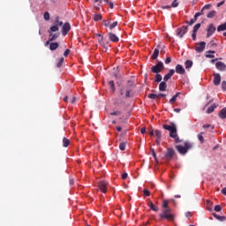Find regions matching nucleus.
Returning a JSON list of instances; mask_svg holds the SVG:
<instances>
[{"instance_id": "ea45409f", "label": "nucleus", "mask_w": 226, "mask_h": 226, "mask_svg": "<svg viewBox=\"0 0 226 226\" xmlns=\"http://www.w3.org/2000/svg\"><path fill=\"white\" fill-rule=\"evenodd\" d=\"M102 14H94V19L95 20V22H98V20H102Z\"/></svg>"}, {"instance_id": "a18cd8bd", "label": "nucleus", "mask_w": 226, "mask_h": 226, "mask_svg": "<svg viewBox=\"0 0 226 226\" xmlns=\"http://www.w3.org/2000/svg\"><path fill=\"white\" fill-rule=\"evenodd\" d=\"M170 6L171 8H177V6H179V3H177V0H174Z\"/></svg>"}, {"instance_id": "4468645a", "label": "nucleus", "mask_w": 226, "mask_h": 226, "mask_svg": "<svg viewBox=\"0 0 226 226\" xmlns=\"http://www.w3.org/2000/svg\"><path fill=\"white\" fill-rule=\"evenodd\" d=\"M215 67L217 68V70H219V72H225L226 70V64H223V62H217L215 64Z\"/></svg>"}, {"instance_id": "dca6fc26", "label": "nucleus", "mask_w": 226, "mask_h": 226, "mask_svg": "<svg viewBox=\"0 0 226 226\" xmlns=\"http://www.w3.org/2000/svg\"><path fill=\"white\" fill-rule=\"evenodd\" d=\"M174 73H176V71L174 69H170L169 73H167L164 78L163 80L165 82H167L170 79H171L172 75H174Z\"/></svg>"}, {"instance_id": "c9c22d12", "label": "nucleus", "mask_w": 226, "mask_h": 226, "mask_svg": "<svg viewBox=\"0 0 226 226\" xmlns=\"http://www.w3.org/2000/svg\"><path fill=\"white\" fill-rule=\"evenodd\" d=\"M117 21H114L113 23H109V28L110 29V31H112V29H114V27H117Z\"/></svg>"}, {"instance_id": "aec40b11", "label": "nucleus", "mask_w": 226, "mask_h": 226, "mask_svg": "<svg viewBox=\"0 0 226 226\" xmlns=\"http://www.w3.org/2000/svg\"><path fill=\"white\" fill-rule=\"evenodd\" d=\"M181 94L179 92H177L170 100V103L171 105H174V103H176V101L177 100V97L180 96Z\"/></svg>"}, {"instance_id": "473e14b6", "label": "nucleus", "mask_w": 226, "mask_h": 226, "mask_svg": "<svg viewBox=\"0 0 226 226\" xmlns=\"http://www.w3.org/2000/svg\"><path fill=\"white\" fill-rule=\"evenodd\" d=\"M55 26H57V27H61V26H63V21H59V17L55 19Z\"/></svg>"}, {"instance_id": "603ef678", "label": "nucleus", "mask_w": 226, "mask_h": 226, "mask_svg": "<svg viewBox=\"0 0 226 226\" xmlns=\"http://www.w3.org/2000/svg\"><path fill=\"white\" fill-rule=\"evenodd\" d=\"M171 61H172V58L170 56H168L165 60V64H170Z\"/></svg>"}, {"instance_id": "f03ea898", "label": "nucleus", "mask_w": 226, "mask_h": 226, "mask_svg": "<svg viewBox=\"0 0 226 226\" xmlns=\"http://www.w3.org/2000/svg\"><path fill=\"white\" fill-rule=\"evenodd\" d=\"M192 147H193V144L188 141H185L184 143V147L181 145L176 146V149L180 154H186V153H188V150L192 149Z\"/></svg>"}, {"instance_id": "20e7f679", "label": "nucleus", "mask_w": 226, "mask_h": 226, "mask_svg": "<svg viewBox=\"0 0 226 226\" xmlns=\"http://www.w3.org/2000/svg\"><path fill=\"white\" fill-rule=\"evenodd\" d=\"M164 66H163V63L162 62H158L157 64L154 65L151 68V72L153 73H161L162 70H163Z\"/></svg>"}, {"instance_id": "4be33fe9", "label": "nucleus", "mask_w": 226, "mask_h": 226, "mask_svg": "<svg viewBox=\"0 0 226 226\" xmlns=\"http://www.w3.org/2000/svg\"><path fill=\"white\" fill-rule=\"evenodd\" d=\"M99 43L100 45H102V47H103L104 49H107V45L108 43H105V41H103V35L99 34Z\"/></svg>"}, {"instance_id": "f704fd0d", "label": "nucleus", "mask_w": 226, "mask_h": 226, "mask_svg": "<svg viewBox=\"0 0 226 226\" xmlns=\"http://www.w3.org/2000/svg\"><path fill=\"white\" fill-rule=\"evenodd\" d=\"M63 63H64V57L59 58L58 63L56 64V67L61 68L63 66Z\"/></svg>"}, {"instance_id": "6e6d98bb", "label": "nucleus", "mask_w": 226, "mask_h": 226, "mask_svg": "<svg viewBox=\"0 0 226 226\" xmlns=\"http://www.w3.org/2000/svg\"><path fill=\"white\" fill-rule=\"evenodd\" d=\"M161 8L162 10H170V8H172V6H170V5H162Z\"/></svg>"}, {"instance_id": "f257e3e1", "label": "nucleus", "mask_w": 226, "mask_h": 226, "mask_svg": "<svg viewBox=\"0 0 226 226\" xmlns=\"http://www.w3.org/2000/svg\"><path fill=\"white\" fill-rule=\"evenodd\" d=\"M161 220H167L168 222H174V214H172V208L162 209V213L159 215Z\"/></svg>"}, {"instance_id": "052dcab7", "label": "nucleus", "mask_w": 226, "mask_h": 226, "mask_svg": "<svg viewBox=\"0 0 226 226\" xmlns=\"http://www.w3.org/2000/svg\"><path fill=\"white\" fill-rule=\"evenodd\" d=\"M114 105H117L118 107V105H121V102L119 101V99H116L114 101Z\"/></svg>"}, {"instance_id": "e433bc0d", "label": "nucleus", "mask_w": 226, "mask_h": 226, "mask_svg": "<svg viewBox=\"0 0 226 226\" xmlns=\"http://www.w3.org/2000/svg\"><path fill=\"white\" fill-rule=\"evenodd\" d=\"M94 6L96 11H100V6H102V2H99V3L94 2Z\"/></svg>"}, {"instance_id": "1a4fd4ad", "label": "nucleus", "mask_w": 226, "mask_h": 226, "mask_svg": "<svg viewBox=\"0 0 226 226\" xmlns=\"http://www.w3.org/2000/svg\"><path fill=\"white\" fill-rule=\"evenodd\" d=\"M215 31H216V27H215V25H208V27L207 29V38H210V36H213V34H215Z\"/></svg>"}, {"instance_id": "49530a36", "label": "nucleus", "mask_w": 226, "mask_h": 226, "mask_svg": "<svg viewBox=\"0 0 226 226\" xmlns=\"http://www.w3.org/2000/svg\"><path fill=\"white\" fill-rule=\"evenodd\" d=\"M162 77L161 76V74L157 73L155 75V82H162Z\"/></svg>"}, {"instance_id": "a19ab883", "label": "nucleus", "mask_w": 226, "mask_h": 226, "mask_svg": "<svg viewBox=\"0 0 226 226\" xmlns=\"http://www.w3.org/2000/svg\"><path fill=\"white\" fill-rule=\"evenodd\" d=\"M104 3H107V4L109 6L110 10H114V3L109 2V0H103Z\"/></svg>"}, {"instance_id": "13d9d810", "label": "nucleus", "mask_w": 226, "mask_h": 226, "mask_svg": "<svg viewBox=\"0 0 226 226\" xmlns=\"http://www.w3.org/2000/svg\"><path fill=\"white\" fill-rule=\"evenodd\" d=\"M198 139L200 142H204V136H202V133L198 135Z\"/></svg>"}, {"instance_id": "37998d69", "label": "nucleus", "mask_w": 226, "mask_h": 226, "mask_svg": "<svg viewBox=\"0 0 226 226\" xmlns=\"http://www.w3.org/2000/svg\"><path fill=\"white\" fill-rule=\"evenodd\" d=\"M199 29H200V23H198V24H196V25L193 26L192 32L197 33V31H199Z\"/></svg>"}, {"instance_id": "4d7b16f0", "label": "nucleus", "mask_w": 226, "mask_h": 226, "mask_svg": "<svg viewBox=\"0 0 226 226\" xmlns=\"http://www.w3.org/2000/svg\"><path fill=\"white\" fill-rule=\"evenodd\" d=\"M222 91H226V81L222 82Z\"/></svg>"}, {"instance_id": "6e6552de", "label": "nucleus", "mask_w": 226, "mask_h": 226, "mask_svg": "<svg viewBox=\"0 0 226 226\" xmlns=\"http://www.w3.org/2000/svg\"><path fill=\"white\" fill-rule=\"evenodd\" d=\"M71 29H72V26L68 22L64 23L62 26L63 36H66V34H68V33H70Z\"/></svg>"}, {"instance_id": "79ce46f5", "label": "nucleus", "mask_w": 226, "mask_h": 226, "mask_svg": "<svg viewBox=\"0 0 226 226\" xmlns=\"http://www.w3.org/2000/svg\"><path fill=\"white\" fill-rule=\"evenodd\" d=\"M43 19L44 20H50V13L49 11L44 12Z\"/></svg>"}, {"instance_id": "f8f14e48", "label": "nucleus", "mask_w": 226, "mask_h": 226, "mask_svg": "<svg viewBox=\"0 0 226 226\" xmlns=\"http://www.w3.org/2000/svg\"><path fill=\"white\" fill-rule=\"evenodd\" d=\"M204 49H206V42L201 41L197 44L195 50H196V52H204Z\"/></svg>"}, {"instance_id": "a878e982", "label": "nucleus", "mask_w": 226, "mask_h": 226, "mask_svg": "<svg viewBox=\"0 0 226 226\" xmlns=\"http://www.w3.org/2000/svg\"><path fill=\"white\" fill-rule=\"evenodd\" d=\"M109 86L111 89V93H116V85L114 84V80H109Z\"/></svg>"}, {"instance_id": "774afa93", "label": "nucleus", "mask_w": 226, "mask_h": 226, "mask_svg": "<svg viewBox=\"0 0 226 226\" xmlns=\"http://www.w3.org/2000/svg\"><path fill=\"white\" fill-rule=\"evenodd\" d=\"M221 193H222V195H226V187L221 190Z\"/></svg>"}, {"instance_id": "69168bd1", "label": "nucleus", "mask_w": 226, "mask_h": 226, "mask_svg": "<svg viewBox=\"0 0 226 226\" xmlns=\"http://www.w3.org/2000/svg\"><path fill=\"white\" fill-rule=\"evenodd\" d=\"M209 8H211L210 4L204 5L203 10H209Z\"/></svg>"}, {"instance_id": "5701e85b", "label": "nucleus", "mask_w": 226, "mask_h": 226, "mask_svg": "<svg viewBox=\"0 0 226 226\" xmlns=\"http://www.w3.org/2000/svg\"><path fill=\"white\" fill-rule=\"evenodd\" d=\"M219 117H221V119H226V108H223L220 113H219Z\"/></svg>"}, {"instance_id": "bb28decb", "label": "nucleus", "mask_w": 226, "mask_h": 226, "mask_svg": "<svg viewBox=\"0 0 226 226\" xmlns=\"http://www.w3.org/2000/svg\"><path fill=\"white\" fill-rule=\"evenodd\" d=\"M215 50H209L207 52L206 57H207L208 59H213V57H215Z\"/></svg>"}, {"instance_id": "0eeeda50", "label": "nucleus", "mask_w": 226, "mask_h": 226, "mask_svg": "<svg viewBox=\"0 0 226 226\" xmlns=\"http://www.w3.org/2000/svg\"><path fill=\"white\" fill-rule=\"evenodd\" d=\"M174 154H176V152L174 151V148H168L165 154V159L168 162H170L172 158H174Z\"/></svg>"}, {"instance_id": "c756f323", "label": "nucleus", "mask_w": 226, "mask_h": 226, "mask_svg": "<svg viewBox=\"0 0 226 226\" xmlns=\"http://www.w3.org/2000/svg\"><path fill=\"white\" fill-rule=\"evenodd\" d=\"M59 31V26H57L56 25L53 26H50L49 30V33L51 34V33H56Z\"/></svg>"}, {"instance_id": "412c9836", "label": "nucleus", "mask_w": 226, "mask_h": 226, "mask_svg": "<svg viewBox=\"0 0 226 226\" xmlns=\"http://www.w3.org/2000/svg\"><path fill=\"white\" fill-rule=\"evenodd\" d=\"M167 90V83L165 81H162L159 85V91H166Z\"/></svg>"}, {"instance_id": "3c124183", "label": "nucleus", "mask_w": 226, "mask_h": 226, "mask_svg": "<svg viewBox=\"0 0 226 226\" xmlns=\"http://www.w3.org/2000/svg\"><path fill=\"white\" fill-rule=\"evenodd\" d=\"M143 193L146 197H149L151 195V192L147 189H145L143 191Z\"/></svg>"}, {"instance_id": "6ab92c4d", "label": "nucleus", "mask_w": 226, "mask_h": 226, "mask_svg": "<svg viewBox=\"0 0 226 226\" xmlns=\"http://www.w3.org/2000/svg\"><path fill=\"white\" fill-rule=\"evenodd\" d=\"M59 48V43L51 42L49 43V50H56Z\"/></svg>"}, {"instance_id": "a211bd4d", "label": "nucleus", "mask_w": 226, "mask_h": 226, "mask_svg": "<svg viewBox=\"0 0 226 226\" xmlns=\"http://www.w3.org/2000/svg\"><path fill=\"white\" fill-rule=\"evenodd\" d=\"M148 207H150V209H152V211H158L159 208L158 207L154 206V204L153 203V201L149 200L148 204H147Z\"/></svg>"}, {"instance_id": "8fccbe9b", "label": "nucleus", "mask_w": 226, "mask_h": 226, "mask_svg": "<svg viewBox=\"0 0 226 226\" xmlns=\"http://www.w3.org/2000/svg\"><path fill=\"white\" fill-rule=\"evenodd\" d=\"M215 211H216V213H220V211H222V206L216 205L215 207Z\"/></svg>"}, {"instance_id": "b1692460", "label": "nucleus", "mask_w": 226, "mask_h": 226, "mask_svg": "<svg viewBox=\"0 0 226 226\" xmlns=\"http://www.w3.org/2000/svg\"><path fill=\"white\" fill-rule=\"evenodd\" d=\"M49 41H56V40H57V38H59V33L58 34H52V33L51 34H49Z\"/></svg>"}, {"instance_id": "4c0bfd02", "label": "nucleus", "mask_w": 226, "mask_h": 226, "mask_svg": "<svg viewBox=\"0 0 226 226\" xmlns=\"http://www.w3.org/2000/svg\"><path fill=\"white\" fill-rule=\"evenodd\" d=\"M119 149H120V151H124V149H126V143L125 142H121L119 144Z\"/></svg>"}, {"instance_id": "9d476101", "label": "nucleus", "mask_w": 226, "mask_h": 226, "mask_svg": "<svg viewBox=\"0 0 226 226\" xmlns=\"http://www.w3.org/2000/svg\"><path fill=\"white\" fill-rule=\"evenodd\" d=\"M107 182L105 181H100L98 184L99 189L102 193H107Z\"/></svg>"}, {"instance_id": "7c9ffc66", "label": "nucleus", "mask_w": 226, "mask_h": 226, "mask_svg": "<svg viewBox=\"0 0 226 226\" xmlns=\"http://www.w3.org/2000/svg\"><path fill=\"white\" fill-rule=\"evenodd\" d=\"M217 31L218 33L222 32V31H226V22L220 25L218 27H217Z\"/></svg>"}, {"instance_id": "9b49d317", "label": "nucleus", "mask_w": 226, "mask_h": 226, "mask_svg": "<svg viewBox=\"0 0 226 226\" xmlns=\"http://www.w3.org/2000/svg\"><path fill=\"white\" fill-rule=\"evenodd\" d=\"M108 38L110 41H113L114 43H117L119 41V37L113 34L112 32L108 33Z\"/></svg>"}, {"instance_id": "680f3d73", "label": "nucleus", "mask_w": 226, "mask_h": 226, "mask_svg": "<svg viewBox=\"0 0 226 226\" xmlns=\"http://www.w3.org/2000/svg\"><path fill=\"white\" fill-rule=\"evenodd\" d=\"M103 26L105 27H109V26H110V21H107V20L103 21Z\"/></svg>"}, {"instance_id": "c85d7f7f", "label": "nucleus", "mask_w": 226, "mask_h": 226, "mask_svg": "<svg viewBox=\"0 0 226 226\" xmlns=\"http://www.w3.org/2000/svg\"><path fill=\"white\" fill-rule=\"evenodd\" d=\"M216 104H213L212 106H210L207 110V114H213V112H215V109H216Z\"/></svg>"}, {"instance_id": "5fc2aeb1", "label": "nucleus", "mask_w": 226, "mask_h": 226, "mask_svg": "<svg viewBox=\"0 0 226 226\" xmlns=\"http://www.w3.org/2000/svg\"><path fill=\"white\" fill-rule=\"evenodd\" d=\"M192 38L193 41H195V40H197V32H192Z\"/></svg>"}, {"instance_id": "2eb2a0df", "label": "nucleus", "mask_w": 226, "mask_h": 226, "mask_svg": "<svg viewBox=\"0 0 226 226\" xmlns=\"http://www.w3.org/2000/svg\"><path fill=\"white\" fill-rule=\"evenodd\" d=\"M158 56H160V44H158L154 49L151 59H158Z\"/></svg>"}, {"instance_id": "2f4dec72", "label": "nucleus", "mask_w": 226, "mask_h": 226, "mask_svg": "<svg viewBox=\"0 0 226 226\" xmlns=\"http://www.w3.org/2000/svg\"><path fill=\"white\" fill-rule=\"evenodd\" d=\"M68 146H70V139L64 138L63 139V147H68Z\"/></svg>"}, {"instance_id": "864d4df0", "label": "nucleus", "mask_w": 226, "mask_h": 226, "mask_svg": "<svg viewBox=\"0 0 226 226\" xmlns=\"http://www.w3.org/2000/svg\"><path fill=\"white\" fill-rule=\"evenodd\" d=\"M110 116H121V112L120 111H114L110 113Z\"/></svg>"}, {"instance_id": "de8ad7c7", "label": "nucleus", "mask_w": 226, "mask_h": 226, "mask_svg": "<svg viewBox=\"0 0 226 226\" xmlns=\"http://www.w3.org/2000/svg\"><path fill=\"white\" fill-rule=\"evenodd\" d=\"M175 140V144H179L181 142V139H179V137H177V132L175 133V138H172Z\"/></svg>"}, {"instance_id": "423d86ee", "label": "nucleus", "mask_w": 226, "mask_h": 226, "mask_svg": "<svg viewBox=\"0 0 226 226\" xmlns=\"http://www.w3.org/2000/svg\"><path fill=\"white\" fill-rule=\"evenodd\" d=\"M188 33V26H183L180 28L177 29V36H178L179 38H183V36H185V34H186Z\"/></svg>"}, {"instance_id": "09e8293b", "label": "nucleus", "mask_w": 226, "mask_h": 226, "mask_svg": "<svg viewBox=\"0 0 226 226\" xmlns=\"http://www.w3.org/2000/svg\"><path fill=\"white\" fill-rule=\"evenodd\" d=\"M213 215L215 216V218H216V220H220L221 222L225 220V217L220 216V215H218L216 214H214Z\"/></svg>"}, {"instance_id": "bf43d9fd", "label": "nucleus", "mask_w": 226, "mask_h": 226, "mask_svg": "<svg viewBox=\"0 0 226 226\" xmlns=\"http://www.w3.org/2000/svg\"><path fill=\"white\" fill-rule=\"evenodd\" d=\"M196 21H194L193 19H192L190 21H186V24H188V26H193V23H195Z\"/></svg>"}, {"instance_id": "39448f33", "label": "nucleus", "mask_w": 226, "mask_h": 226, "mask_svg": "<svg viewBox=\"0 0 226 226\" xmlns=\"http://www.w3.org/2000/svg\"><path fill=\"white\" fill-rule=\"evenodd\" d=\"M133 87H135V85H133V81H128L125 94L126 98H132V89H133Z\"/></svg>"}, {"instance_id": "338daca9", "label": "nucleus", "mask_w": 226, "mask_h": 226, "mask_svg": "<svg viewBox=\"0 0 226 226\" xmlns=\"http://www.w3.org/2000/svg\"><path fill=\"white\" fill-rule=\"evenodd\" d=\"M128 177V173L122 174V179H126Z\"/></svg>"}, {"instance_id": "7ed1b4c3", "label": "nucleus", "mask_w": 226, "mask_h": 226, "mask_svg": "<svg viewBox=\"0 0 226 226\" xmlns=\"http://www.w3.org/2000/svg\"><path fill=\"white\" fill-rule=\"evenodd\" d=\"M162 128L170 132V137L176 138V134L177 133V128L176 127V124L170 123V124H162Z\"/></svg>"}, {"instance_id": "f3484780", "label": "nucleus", "mask_w": 226, "mask_h": 226, "mask_svg": "<svg viewBox=\"0 0 226 226\" xmlns=\"http://www.w3.org/2000/svg\"><path fill=\"white\" fill-rule=\"evenodd\" d=\"M214 84L215 86H220V82H222V77L218 73L214 74Z\"/></svg>"}, {"instance_id": "393cba45", "label": "nucleus", "mask_w": 226, "mask_h": 226, "mask_svg": "<svg viewBox=\"0 0 226 226\" xmlns=\"http://www.w3.org/2000/svg\"><path fill=\"white\" fill-rule=\"evenodd\" d=\"M185 64V69L190 70V68L193 66V62L192 60H186Z\"/></svg>"}, {"instance_id": "cd10ccee", "label": "nucleus", "mask_w": 226, "mask_h": 226, "mask_svg": "<svg viewBox=\"0 0 226 226\" xmlns=\"http://www.w3.org/2000/svg\"><path fill=\"white\" fill-rule=\"evenodd\" d=\"M162 209H170V207H169V200H164L162 201Z\"/></svg>"}, {"instance_id": "58836bf2", "label": "nucleus", "mask_w": 226, "mask_h": 226, "mask_svg": "<svg viewBox=\"0 0 226 226\" xmlns=\"http://www.w3.org/2000/svg\"><path fill=\"white\" fill-rule=\"evenodd\" d=\"M154 133H155V137H156L157 139H162V131H160V130H155V131H154Z\"/></svg>"}, {"instance_id": "ddd939ff", "label": "nucleus", "mask_w": 226, "mask_h": 226, "mask_svg": "<svg viewBox=\"0 0 226 226\" xmlns=\"http://www.w3.org/2000/svg\"><path fill=\"white\" fill-rule=\"evenodd\" d=\"M175 72L176 73H178V75H185V67L181 64H177Z\"/></svg>"}, {"instance_id": "c03bdc74", "label": "nucleus", "mask_w": 226, "mask_h": 226, "mask_svg": "<svg viewBox=\"0 0 226 226\" xmlns=\"http://www.w3.org/2000/svg\"><path fill=\"white\" fill-rule=\"evenodd\" d=\"M147 96L150 100H156V98H158V94H149Z\"/></svg>"}, {"instance_id": "72a5a7b5", "label": "nucleus", "mask_w": 226, "mask_h": 226, "mask_svg": "<svg viewBox=\"0 0 226 226\" xmlns=\"http://www.w3.org/2000/svg\"><path fill=\"white\" fill-rule=\"evenodd\" d=\"M216 15V11H211L207 14V19H213Z\"/></svg>"}, {"instance_id": "e2e57ef3", "label": "nucleus", "mask_w": 226, "mask_h": 226, "mask_svg": "<svg viewBox=\"0 0 226 226\" xmlns=\"http://www.w3.org/2000/svg\"><path fill=\"white\" fill-rule=\"evenodd\" d=\"M70 54V49H66L64 52V57H68V55Z\"/></svg>"}, {"instance_id": "0e129e2a", "label": "nucleus", "mask_w": 226, "mask_h": 226, "mask_svg": "<svg viewBox=\"0 0 226 226\" xmlns=\"http://www.w3.org/2000/svg\"><path fill=\"white\" fill-rule=\"evenodd\" d=\"M199 17H200V14L196 12L195 15H194V18L192 19H194V21L197 22Z\"/></svg>"}]
</instances>
